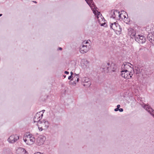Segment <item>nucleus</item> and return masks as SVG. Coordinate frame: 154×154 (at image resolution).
I'll return each instance as SVG.
<instances>
[{
	"mask_svg": "<svg viewBox=\"0 0 154 154\" xmlns=\"http://www.w3.org/2000/svg\"><path fill=\"white\" fill-rule=\"evenodd\" d=\"M105 25V23H102V24H101V26H104Z\"/></svg>",
	"mask_w": 154,
	"mask_h": 154,
	"instance_id": "32",
	"label": "nucleus"
},
{
	"mask_svg": "<svg viewBox=\"0 0 154 154\" xmlns=\"http://www.w3.org/2000/svg\"><path fill=\"white\" fill-rule=\"evenodd\" d=\"M26 137L27 138V141L28 142V145H31L35 141V139L31 134H29L26 136Z\"/></svg>",
	"mask_w": 154,
	"mask_h": 154,
	"instance_id": "10",
	"label": "nucleus"
},
{
	"mask_svg": "<svg viewBox=\"0 0 154 154\" xmlns=\"http://www.w3.org/2000/svg\"><path fill=\"white\" fill-rule=\"evenodd\" d=\"M59 49L60 50H62V48H61L60 47V48H59Z\"/></svg>",
	"mask_w": 154,
	"mask_h": 154,
	"instance_id": "33",
	"label": "nucleus"
},
{
	"mask_svg": "<svg viewBox=\"0 0 154 154\" xmlns=\"http://www.w3.org/2000/svg\"><path fill=\"white\" fill-rule=\"evenodd\" d=\"M70 73H71V75H72H72H73V73L72 72H71Z\"/></svg>",
	"mask_w": 154,
	"mask_h": 154,
	"instance_id": "31",
	"label": "nucleus"
},
{
	"mask_svg": "<svg viewBox=\"0 0 154 154\" xmlns=\"http://www.w3.org/2000/svg\"><path fill=\"white\" fill-rule=\"evenodd\" d=\"M128 34L132 38H135L137 35L134 30L131 29H128Z\"/></svg>",
	"mask_w": 154,
	"mask_h": 154,
	"instance_id": "11",
	"label": "nucleus"
},
{
	"mask_svg": "<svg viewBox=\"0 0 154 154\" xmlns=\"http://www.w3.org/2000/svg\"><path fill=\"white\" fill-rule=\"evenodd\" d=\"M124 65H122L121 67V71H126L128 69H127L125 67H124Z\"/></svg>",
	"mask_w": 154,
	"mask_h": 154,
	"instance_id": "21",
	"label": "nucleus"
},
{
	"mask_svg": "<svg viewBox=\"0 0 154 154\" xmlns=\"http://www.w3.org/2000/svg\"><path fill=\"white\" fill-rule=\"evenodd\" d=\"M18 150L20 152V154H26V151L23 148H20L18 149Z\"/></svg>",
	"mask_w": 154,
	"mask_h": 154,
	"instance_id": "17",
	"label": "nucleus"
},
{
	"mask_svg": "<svg viewBox=\"0 0 154 154\" xmlns=\"http://www.w3.org/2000/svg\"><path fill=\"white\" fill-rule=\"evenodd\" d=\"M110 67L109 63H108L105 64L104 65L102 66L101 68V69H102V71L107 73L110 70Z\"/></svg>",
	"mask_w": 154,
	"mask_h": 154,
	"instance_id": "9",
	"label": "nucleus"
},
{
	"mask_svg": "<svg viewBox=\"0 0 154 154\" xmlns=\"http://www.w3.org/2000/svg\"><path fill=\"white\" fill-rule=\"evenodd\" d=\"M91 84V82H84V86L86 87H89Z\"/></svg>",
	"mask_w": 154,
	"mask_h": 154,
	"instance_id": "18",
	"label": "nucleus"
},
{
	"mask_svg": "<svg viewBox=\"0 0 154 154\" xmlns=\"http://www.w3.org/2000/svg\"><path fill=\"white\" fill-rule=\"evenodd\" d=\"M72 75H70V76H69L68 78V79H70L72 78Z\"/></svg>",
	"mask_w": 154,
	"mask_h": 154,
	"instance_id": "26",
	"label": "nucleus"
},
{
	"mask_svg": "<svg viewBox=\"0 0 154 154\" xmlns=\"http://www.w3.org/2000/svg\"><path fill=\"white\" fill-rule=\"evenodd\" d=\"M19 139V136L16 134L11 136L8 139V142L10 143H14Z\"/></svg>",
	"mask_w": 154,
	"mask_h": 154,
	"instance_id": "7",
	"label": "nucleus"
},
{
	"mask_svg": "<svg viewBox=\"0 0 154 154\" xmlns=\"http://www.w3.org/2000/svg\"><path fill=\"white\" fill-rule=\"evenodd\" d=\"M147 38L150 42L153 44L154 43V33H149L147 35Z\"/></svg>",
	"mask_w": 154,
	"mask_h": 154,
	"instance_id": "13",
	"label": "nucleus"
},
{
	"mask_svg": "<svg viewBox=\"0 0 154 154\" xmlns=\"http://www.w3.org/2000/svg\"><path fill=\"white\" fill-rule=\"evenodd\" d=\"M119 109H118V108H116V109H115L114 111H117L118 110H119Z\"/></svg>",
	"mask_w": 154,
	"mask_h": 154,
	"instance_id": "27",
	"label": "nucleus"
},
{
	"mask_svg": "<svg viewBox=\"0 0 154 154\" xmlns=\"http://www.w3.org/2000/svg\"><path fill=\"white\" fill-rule=\"evenodd\" d=\"M87 4L91 8V9H93V13L95 15H96L97 12V16H99L100 14V12H98L96 10L97 8V7H95V6L94 4V2L93 1V0H85Z\"/></svg>",
	"mask_w": 154,
	"mask_h": 154,
	"instance_id": "3",
	"label": "nucleus"
},
{
	"mask_svg": "<svg viewBox=\"0 0 154 154\" xmlns=\"http://www.w3.org/2000/svg\"><path fill=\"white\" fill-rule=\"evenodd\" d=\"M2 15V14H0V17Z\"/></svg>",
	"mask_w": 154,
	"mask_h": 154,
	"instance_id": "36",
	"label": "nucleus"
},
{
	"mask_svg": "<svg viewBox=\"0 0 154 154\" xmlns=\"http://www.w3.org/2000/svg\"><path fill=\"white\" fill-rule=\"evenodd\" d=\"M121 75L122 77L127 79L131 78L133 75L131 70L130 71L129 69L126 71H121Z\"/></svg>",
	"mask_w": 154,
	"mask_h": 154,
	"instance_id": "4",
	"label": "nucleus"
},
{
	"mask_svg": "<svg viewBox=\"0 0 154 154\" xmlns=\"http://www.w3.org/2000/svg\"><path fill=\"white\" fill-rule=\"evenodd\" d=\"M74 76L73 77V79H71V81H72L73 80V79H75V81H74L73 82V84H75L76 82H79V75H77L75 73L74 74Z\"/></svg>",
	"mask_w": 154,
	"mask_h": 154,
	"instance_id": "15",
	"label": "nucleus"
},
{
	"mask_svg": "<svg viewBox=\"0 0 154 154\" xmlns=\"http://www.w3.org/2000/svg\"><path fill=\"white\" fill-rule=\"evenodd\" d=\"M117 108L119 109V108H120V105H117Z\"/></svg>",
	"mask_w": 154,
	"mask_h": 154,
	"instance_id": "30",
	"label": "nucleus"
},
{
	"mask_svg": "<svg viewBox=\"0 0 154 154\" xmlns=\"http://www.w3.org/2000/svg\"><path fill=\"white\" fill-rule=\"evenodd\" d=\"M81 64L84 68H86L89 66V62L87 60L83 59L82 60Z\"/></svg>",
	"mask_w": 154,
	"mask_h": 154,
	"instance_id": "14",
	"label": "nucleus"
},
{
	"mask_svg": "<svg viewBox=\"0 0 154 154\" xmlns=\"http://www.w3.org/2000/svg\"><path fill=\"white\" fill-rule=\"evenodd\" d=\"M110 27V28L115 31H117L118 32H120L122 31V28L116 22L111 23Z\"/></svg>",
	"mask_w": 154,
	"mask_h": 154,
	"instance_id": "5",
	"label": "nucleus"
},
{
	"mask_svg": "<svg viewBox=\"0 0 154 154\" xmlns=\"http://www.w3.org/2000/svg\"><path fill=\"white\" fill-rule=\"evenodd\" d=\"M135 39V41L139 43H144L146 41L145 38L143 36L139 35H137Z\"/></svg>",
	"mask_w": 154,
	"mask_h": 154,
	"instance_id": "8",
	"label": "nucleus"
},
{
	"mask_svg": "<svg viewBox=\"0 0 154 154\" xmlns=\"http://www.w3.org/2000/svg\"><path fill=\"white\" fill-rule=\"evenodd\" d=\"M83 81H84V82H90V79L87 77L83 78Z\"/></svg>",
	"mask_w": 154,
	"mask_h": 154,
	"instance_id": "19",
	"label": "nucleus"
},
{
	"mask_svg": "<svg viewBox=\"0 0 154 154\" xmlns=\"http://www.w3.org/2000/svg\"><path fill=\"white\" fill-rule=\"evenodd\" d=\"M33 2H34L35 3H37V2L36 1H33Z\"/></svg>",
	"mask_w": 154,
	"mask_h": 154,
	"instance_id": "35",
	"label": "nucleus"
},
{
	"mask_svg": "<svg viewBox=\"0 0 154 154\" xmlns=\"http://www.w3.org/2000/svg\"><path fill=\"white\" fill-rule=\"evenodd\" d=\"M40 131H42L43 129H47L49 126V123L47 121L44 120L38 122L37 124Z\"/></svg>",
	"mask_w": 154,
	"mask_h": 154,
	"instance_id": "1",
	"label": "nucleus"
},
{
	"mask_svg": "<svg viewBox=\"0 0 154 154\" xmlns=\"http://www.w3.org/2000/svg\"><path fill=\"white\" fill-rule=\"evenodd\" d=\"M123 66L124 67H125L127 69H132V70H133V69H132V68H131V67L128 64H124Z\"/></svg>",
	"mask_w": 154,
	"mask_h": 154,
	"instance_id": "20",
	"label": "nucleus"
},
{
	"mask_svg": "<svg viewBox=\"0 0 154 154\" xmlns=\"http://www.w3.org/2000/svg\"><path fill=\"white\" fill-rule=\"evenodd\" d=\"M128 63V64H131L130 63Z\"/></svg>",
	"mask_w": 154,
	"mask_h": 154,
	"instance_id": "39",
	"label": "nucleus"
},
{
	"mask_svg": "<svg viewBox=\"0 0 154 154\" xmlns=\"http://www.w3.org/2000/svg\"><path fill=\"white\" fill-rule=\"evenodd\" d=\"M63 76H64V78H65L66 77V75H63Z\"/></svg>",
	"mask_w": 154,
	"mask_h": 154,
	"instance_id": "37",
	"label": "nucleus"
},
{
	"mask_svg": "<svg viewBox=\"0 0 154 154\" xmlns=\"http://www.w3.org/2000/svg\"><path fill=\"white\" fill-rule=\"evenodd\" d=\"M119 11L116 10L114 11L113 12V14H112V17L113 19H118L117 17L118 15Z\"/></svg>",
	"mask_w": 154,
	"mask_h": 154,
	"instance_id": "16",
	"label": "nucleus"
},
{
	"mask_svg": "<svg viewBox=\"0 0 154 154\" xmlns=\"http://www.w3.org/2000/svg\"><path fill=\"white\" fill-rule=\"evenodd\" d=\"M112 72H114V70H112Z\"/></svg>",
	"mask_w": 154,
	"mask_h": 154,
	"instance_id": "38",
	"label": "nucleus"
},
{
	"mask_svg": "<svg viewBox=\"0 0 154 154\" xmlns=\"http://www.w3.org/2000/svg\"><path fill=\"white\" fill-rule=\"evenodd\" d=\"M43 116V113H42V112H41V114H40V117L41 119L42 118Z\"/></svg>",
	"mask_w": 154,
	"mask_h": 154,
	"instance_id": "24",
	"label": "nucleus"
},
{
	"mask_svg": "<svg viewBox=\"0 0 154 154\" xmlns=\"http://www.w3.org/2000/svg\"><path fill=\"white\" fill-rule=\"evenodd\" d=\"M46 140V137L43 135H41L38 137L36 139V144L38 146L43 145Z\"/></svg>",
	"mask_w": 154,
	"mask_h": 154,
	"instance_id": "6",
	"label": "nucleus"
},
{
	"mask_svg": "<svg viewBox=\"0 0 154 154\" xmlns=\"http://www.w3.org/2000/svg\"><path fill=\"white\" fill-rule=\"evenodd\" d=\"M34 154H43V153H41L40 152H37L36 153H34Z\"/></svg>",
	"mask_w": 154,
	"mask_h": 154,
	"instance_id": "29",
	"label": "nucleus"
},
{
	"mask_svg": "<svg viewBox=\"0 0 154 154\" xmlns=\"http://www.w3.org/2000/svg\"><path fill=\"white\" fill-rule=\"evenodd\" d=\"M119 110L120 112H122L123 111V109L122 108H120V109H119Z\"/></svg>",
	"mask_w": 154,
	"mask_h": 154,
	"instance_id": "25",
	"label": "nucleus"
},
{
	"mask_svg": "<svg viewBox=\"0 0 154 154\" xmlns=\"http://www.w3.org/2000/svg\"><path fill=\"white\" fill-rule=\"evenodd\" d=\"M41 111L39 112H38L36 113L35 116L34 118V122H37L38 123L39 122H40L41 121L40 115Z\"/></svg>",
	"mask_w": 154,
	"mask_h": 154,
	"instance_id": "12",
	"label": "nucleus"
},
{
	"mask_svg": "<svg viewBox=\"0 0 154 154\" xmlns=\"http://www.w3.org/2000/svg\"><path fill=\"white\" fill-rule=\"evenodd\" d=\"M45 111V110H42V113H43Z\"/></svg>",
	"mask_w": 154,
	"mask_h": 154,
	"instance_id": "34",
	"label": "nucleus"
},
{
	"mask_svg": "<svg viewBox=\"0 0 154 154\" xmlns=\"http://www.w3.org/2000/svg\"><path fill=\"white\" fill-rule=\"evenodd\" d=\"M121 14H120V12L119 11V12H118V16H117L118 17V18H120L121 17Z\"/></svg>",
	"mask_w": 154,
	"mask_h": 154,
	"instance_id": "23",
	"label": "nucleus"
},
{
	"mask_svg": "<svg viewBox=\"0 0 154 154\" xmlns=\"http://www.w3.org/2000/svg\"><path fill=\"white\" fill-rule=\"evenodd\" d=\"M23 140H24V141L27 144H28V141H27V138L26 137V138H23Z\"/></svg>",
	"mask_w": 154,
	"mask_h": 154,
	"instance_id": "22",
	"label": "nucleus"
},
{
	"mask_svg": "<svg viewBox=\"0 0 154 154\" xmlns=\"http://www.w3.org/2000/svg\"><path fill=\"white\" fill-rule=\"evenodd\" d=\"M65 74H68L69 73V72L67 71H65L64 72Z\"/></svg>",
	"mask_w": 154,
	"mask_h": 154,
	"instance_id": "28",
	"label": "nucleus"
},
{
	"mask_svg": "<svg viewBox=\"0 0 154 154\" xmlns=\"http://www.w3.org/2000/svg\"><path fill=\"white\" fill-rule=\"evenodd\" d=\"M82 44V45L80 47V51L81 53L84 54L87 52L91 47L90 44L88 42V41L85 42H83Z\"/></svg>",
	"mask_w": 154,
	"mask_h": 154,
	"instance_id": "2",
	"label": "nucleus"
}]
</instances>
